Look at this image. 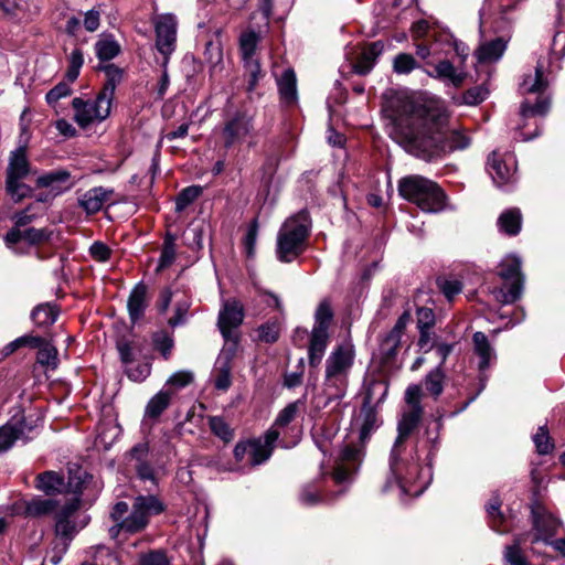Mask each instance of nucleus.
<instances>
[{
  "label": "nucleus",
  "instance_id": "1",
  "mask_svg": "<svg viewBox=\"0 0 565 565\" xmlns=\"http://www.w3.org/2000/svg\"><path fill=\"white\" fill-rule=\"evenodd\" d=\"M448 120V109L439 98L425 93L404 95L396 99L393 109L392 135L412 156L425 161L438 160L471 143L465 130L446 131Z\"/></svg>",
  "mask_w": 565,
  "mask_h": 565
},
{
  "label": "nucleus",
  "instance_id": "2",
  "mask_svg": "<svg viewBox=\"0 0 565 565\" xmlns=\"http://www.w3.org/2000/svg\"><path fill=\"white\" fill-rule=\"evenodd\" d=\"M381 393V396L376 401L377 403L383 401L387 393V385L383 381H373L366 391L364 404L361 407L359 414L352 420V431L358 433L360 445H347L340 451L337 465L333 471V479L337 483H343L348 481L353 472L356 471L360 466L364 451L363 446L370 438V435L377 427V418L372 403L374 402V395Z\"/></svg>",
  "mask_w": 565,
  "mask_h": 565
},
{
  "label": "nucleus",
  "instance_id": "3",
  "mask_svg": "<svg viewBox=\"0 0 565 565\" xmlns=\"http://www.w3.org/2000/svg\"><path fill=\"white\" fill-rule=\"evenodd\" d=\"M404 448L394 455V448L391 454V471L395 477L401 491L412 497L420 495L429 486L433 473L430 461L433 447L426 449V445L417 446L415 457L405 455Z\"/></svg>",
  "mask_w": 565,
  "mask_h": 565
},
{
  "label": "nucleus",
  "instance_id": "4",
  "mask_svg": "<svg viewBox=\"0 0 565 565\" xmlns=\"http://www.w3.org/2000/svg\"><path fill=\"white\" fill-rule=\"evenodd\" d=\"M164 511V504L154 495H138L128 513V504L118 502L113 508L110 516L115 524L109 529V536L116 541H124L121 534L131 535L143 531L150 518Z\"/></svg>",
  "mask_w": 565,
  "mask_h": 565
},
{
  "label": "nucleus",
  "instance_id": "5",
  "mask_svg": "<svg viewBox=\"0 0 565 565\" xmlns=\"http://www.w3.org/2000/svg\"><path fill=\"white\" fill-rule=\"evenodd\" d=\"M354 349L349 342L337 345L326 361L324 393L328 402L345 395L348 374L353 364Z\"/></svg>",
  "mask_w": 565,
  "mask_h": 565
},
{
  "label": "nucleus",
  "instance_id": "6",
  "mask_svg": "<svg viewBox=\"0 0 565 565\" xmlns=\"http://www.w3.org/2000/svg\"><path fill=\"white\" fill-rule=\"evenodd\" d=\"M309 230L310 221L306 212L284 222L277 235L276 253L280 262L290 263L306 249Z\"/></svg>",
  "mask_w": 565,
  "mask_h": 565
},
{
  "label": "nucleus",
  "instance_id": "7",
  "mask_svg": "<svg viewBox=\"0 0 565 565\" xmlns=\"http://www.w3.org/2000/svg\"><path fill=\"white\" fill-rule=\"evenodd\" d=\"M398 192L424 212L437 213L445 206V194L441 189L422 175L414 174L401 179Z\"/></svg>",
  "mask_w": 565,
  "mask_h": 565
},
{
  "label": "nucleus",
  "instance_id": "8",
  "mask_svg": "<svg viewBox=\"0 0 565 565\" xmlns=\"http://www.w3.org/2000/svg\"><path fill=\"white\" fill-rule=\"evenodd\" d=\"M498 276L502 279V287L491 290L494 299L502 305H511L519 300L523 290L521 260L516 256L504 257L498 267Z\"/></svg>",
  "mask_w": 565,
  "mask_h": 565
},
{
  "label": "nucleus",
  "instance_id": "9",
  "mask_svg": "<svg viewBox=\"0 0 565 565\" xmlns=\"http://www.w3.org/2000/svg\"><path fill=\"white\" fill-rule=\"evenodd\" d=\"M333 320V311L329 301L319 303L315 312V323L310 333L308 359L311 366L320 364L329 344V328Z\"/></svg>",
  "mask_w": 565,
  "mask_h": 565
},
{
  "label": "nucleus",
  "instance_id": "10",
  "mask_svg": "<svg viewBox=\"0 0 565 565\" xmlns=\"http://www.w3.org/2000/svg\"><path fill=\"white\" fill-rule=\"evenodd\" d=\"M156 32V49L166 66L177 47L178 21L171 13L158 14L152 19Z\"/></svg>",
  "mask_w": 565,
  "mask_h": 565
},
{
  "label": "nucleus",
  "instance_id": "11",
  "mask_svg": "<svg viewBox=\"0 0 565 565\" xmlns=\"http://www.w3.org/2000/svg\"><path fill=\"white\" fill-rule=\"evenodd\" d=\"M79 499L74 498L56 515L55 532L64 540L62 552L67 548V541L87 524V516L78 513Z\"/></svg>",
  "mask_w": 565,
  "mask_h": 565
},
{
  "label": "nucleus",
  "instance_id": "12",
  "mask_svg": "<svg viewBox=\"0 0 565 565\" xmlns=\"http://www.w3.org/2000/svg\"><path fill=\"white\" fill-rule=\"evenodd\" d=\"M72 105L75 110L76 122L85 128L96 121H103L109 116L111 100L98 94L94 100L74 98Z\"/></svg>",
  "mask_w": 565,
  "mask_h": 565
},
{
  "label": "nucleus",
  "instance_id": "13",
  "mask_svg": "<svg viewBox=\"0 0 565 565\" xmlns=\"http://www.w3.org/2000/svg\"><path fill=\"white\" fill-rule=\"evenodd\" d=\"M244 320L243 305L236 299H227L223 302V306L218 313L217 326L226 341L233 340L235 348L236 337L233 334V330L238 328Z\"/></svg>",
  "mask_w": 565,
  "mask_h": 565
},
{
  "label": "nucleus",
  "instance_id": "14",
  "mask_svg": "<svg viewBox=\"0 0 565 565\" xmlns=\"http://www.w3.org/2000/svg\"><path fill=\"white\" fill-rule=\"evenodd\" d=\"M258 43V34L255 31L243 32L239 36V50L244 61V67L249 76L248 88L253 89L260 77V65L255 58V51Z\"/></svg>",
  "mask_w": 565,
  "mask_h": 565
},
{
  "label": "nucleus",
  "instance_id": "15",
  "mask_svg": "<svg viewBox=\"0 0 565 565\" xmlns=\"http://www.w3.org/2000/svg\"><path fill=\"white\" fill-rule=\"evenodd\" d=\"M254 129L252 118L246 114H236L222 130V140L226 149L238 145L250 136Z\"/></svg>",
  "mask_w": 565,
  "mask_h": 565
},
{
  "label": "nucleus",
  "instance_id": "16",
  "mask_svg": "<svg viewBox=\"0 0 565 565\" xmlns=\"http://www.w3.org/2000/svg\"><path fill=\"white\" fill-rule=\"evenodd\" d=\"M234 354V347L224 348L215 361L211 377L214 387L218 391L225 392L232 385V361Z\"/></svg>",
  "mask_w": 565,
  "mask_h": 565
},
{
  "label": "nucleus",
  "instance_id": "17",
  "mask_svg": "<svg viewBox=\"0 0 565 565\" xmlns=\"http://www.w3.org/2000/svg\"><path fill=\"white\" fill-rule=\"evenodd\" d=\"M489 173L498 185L505 184L514 179L516 161L512 154L501 156L492 152L488 159Z\"/></svg>",
  "mask_w": 565,
  "mask_h": 565
},
{
  "label": "nucleus",
  "instance_id": "18",
  "mask_svg": "<svg viewBox=\"0 0 565 565\" xmlns=\"http://www.w3.org/2000/svg\"><path fill=\"white\" fill-rule=\"evenodd\" d=\"M279 437V431L270 428L264 436V439L248 440L249 444V459L252 466H257L265 462L271 455L274 444Z\"/></svg>",
  "mask_w": 565,
  "mask_h": 565
},
{
  "label": "nucleus",
  "instance_id": "19",
  "mask_svg": "<svg viewBox=\"0 0 565 565\" xmlns=\"http://www.w3.org/2000/svg\"><path fill=\"white\" fill-rule=\"evenodd\" d=\"M33 170L26 157L24 147H19L11 151L6 171V178L26 179Z\"/></svg>",
  "mask_w": 565,
  "mask_h": 565
},
{
  "label": "nucleus",
  "instance_id": "20",
  "mask_svg": "<svg viewBox=\"0 0 565 565\" xmlns=\"http://www.w3.org/2000/svg\"><path fill=\"white\" fill-rule=\"evenodd\" d=\"M422 413L423 408H409V411L403 414L397 427L398 435L393 446L394 455L398 454L401 448H404L403 443L417 426Z\"/></svg>",
  "mask_w": 565,
  "mask_h": 565
},
{
  "label": "nucleus",
  "instance_id": "21",
  "mask_svg": "<svg viewBox=\"0 0 565 565\" xmlns=\"http://www.w3.org/2000/svg\"><path fill=\"white\" fill-rule=\"evenodd\" d=\"M113 194V190L105 189L103 186H96L86 191L79 199V205L87 213L98 212L104 204L109 200Z\"/></svg>",
  "mask_w": 565,
  "mask_h": 565
},
{
  "label": "nucleus",
  "instance_id": "22",
  "mask_svg": "<svg viewBox=\"0 0 565 565\" xmlns=\"http://www.w3.org/2000/svg\"><path fill=\"white\" fill-rule=\"evenodd\" d=\"M533 523L536 532L535 541L547 542L548 539L556 534L559 527L557 519L544 511L534 513Z\"/></svg>",
  "mask_w": 565,
  "mask_h": 565
},
{
  "label": "nucleus",
  "instance_id": "23",
  "mask_svg": "<svg viewBox=\"0 0 565 565\" xmlns=\"http://www.w3.org/2000/svg\"><path fill=\"white\" fill-rule=\"evenodd\" d=\"M384 44L381 41L371 43L363 50L359 60L354 64V72L360 75H365L371 72L375 65L376 58L383 53Z\"/></svg>",
  "mask_w": 565,
  "mask_h": 565
},
{
  "label": "nucleus",
  "instance_id": "24",
  "mask_svg": "<svg viewBox=\"0 0 565 565\" xmlns=\"http://www.w3.org/2000/svg\"><path fill=\"white\" fill-rule=\"evenodd\" d=\"M280 99L284 104L290 106L297 103V79L296 74L291 68L282 72L281 76L277 79Z\"/></svg>",
  "mask_w": 565,
  "mask_h": 565
},
{
  "label": "nucleus",
  "instance_id": "25",
  "mask_svg": "<svg viewBox=\"0 0 565 565\" xmlns=\"http://www.w3.org/2000/svg\"><path fill=\"white\" fill-rule=\"evenodd\" d=\"M429 76L459 87L466 78V72L456 68L449 61H440Z\"/></svg>",
  "mask_w": 565,
  "mask_h": 565
},
{
  "label": "nucleus",
  "instance_id": "26",
  "mask_svg": "<svg viewBox=\"0 0 565 565\" xmlns=\"http://www.w3.org/2000/svg\"><path fill=\"white\" fill-rule=\"evenodd\" d=\"M147 306V288L139 284L131 290L127 303L129 317L132 322L138 321L143 316Z\"/></svg>",
  "mask_w": 565,
  "mask_h": 565
},
{
  "label": "nucleus",
  "instance_id": "27",
  "mask_svg": "<svg viewBox=\"0 0 565 565\" xmlns=\"http://www.w3.org/2000/svg\"><path fill=\"white\" fill-rule=\"evenodd\" d=\"M475 353L479 358V370H486L492 360L495 359V353L487 335L482 332H476L472 337Z\"/></svg>",
  "mask_w": 565,
  "mask_h": 565
},
{
  "label": "nucleus",
  "instance_id": "28",
  "mask_svg": "<svg viewBox=\"0 0 565 565\" xmlns=\"http://www.w3.org/2000/svg\"><path fill=\"white\" fill-rule=\"evenodd\" d=\"M547 86V82L544 78V64L537 62V65L533 73L524 75L523 81L520 84V89L523 94L527 93H541Z\"/></svg>",
  "mask_w": 565,
  "mask_h": 565
},
{
  "label": "nucleus",
  "instance_id": "29",
  "mask_svg": "<svg viewBox=\"0 0 565 565\" xmlns=\"http://www.w3.org/2000/svg\"><path fill=\"white\" fill-rule=\"evenodd\" d=\"M507 43L502 39H495L482 44L476 52V55L481 63H492L503 55Z\"/></svg>",
  "mask_w": 565,
  "mask_h": 565
},
{
  "label": "nucleus",
  "instance_id": "30",
  "mask_svg": "<svg viewBox=\"0 0 565 565\" xmlns=\"http://www.w3.org/2000/svg\"><path fill=\"white\" fill-rule=\"evenodd\" d=\"M36 488L46 494H54L64 490L65 482L58 473L46 471L38 476Z\"/></svg>",
  "mask_w": 565,
  "mask_h": 565
},
{
  "label": "nucleus",
  "instance_id": "31",
  "mask_svg": "<svg viewBox=\"0 0 565 565\" xmlns=\"http://www.w3.org/2000/svg\"><path fill=\"white\" fill-rule=\"evenodd\" d=\"M103 71L106 75V83L99 94L113 102L115 89L124 77V71L115 64H106Z\"/></svg>",
  "mask_w": 565,
  "mask_h": 565
},
{
  "label": "nucleus",
  "instance_id": "32",
  "mask_svg": "<svg viewBox=\"0 0 565 565\" xmlns=\"http://www.w3.org/2000/svg\"><path fill=\"white\" fill-rule=\"evenodd\" d=\"M521 222L522 215L520 210L510 209L500 215L498 226L501 232L508 235H516L521 230Z\"/></svg>",
  "mask_w": 565,
  "mask_h": 565
},
{
  "label": "nucleus",
  "instance_id": "33",
  "mask_svg": "<svg viewBox=\"0 0 565 565\" xmlns=\"http://www.w3.org/2000/svg\"><path fill=\"white\" fill-rule=\"evenodd\" d=\"M70 173L65 170H56L40 175L36 179V185L39 188H49L53 191H62L63 185L68 181Z\"/></svg>",
  "mask_w": 565,
  "mask_h": 565
},
{
  "label": "nucleus",
  "instance_id": "34",
  "mask_svg": "<svg viewBox=\"0 0 565 565\" xmlns=\"http://www.w3.org/2000/svg\"><path fill=\"white\" fill-rule=\"evenodd\" d=\"M24 179L6 178V191L11 200L15 203L30 198L32 188L23 182Z\"/></svg>",
  "mask_w": 565,
  "mask_h": 565
},
{
  "label": "nucleus",
  "instance_id": "35",
  "mask_svg": "<svg viewBox=\"0 0 565 565\" xmlns=\"http://www.w3.org/2000/svg\"><path fill=\"white\" fill-rule=\"evenodd\" d=\"M24 433L21 423H8L0 427V451L8 450Z\"/></svg>",
  "mask_w": 565,
  "mask_h": 565
},
{
  "label": "nucleus",
  "instance_id": "36",
  "mask_svg": "<svg viewBox=\"0 0 565 565\" xmlns=\"http://www.w3.org/2000/svg\"><path fill=\"white\" fill-rule=\"evenodd\" d=\"M171 401V393L167 390L158 392L146 406V416L149 418L159 417L163 411L169 406Z\"/></svg>",
  "mask_w": 565,
  "mask_h": 565
},
{
  "label": "nucleus",
  "instance_id": "37",
  "mask_svg": "<svg viewBox=\"0 0 565 565\" xmlns=\"http://www.w3.org/2000/svg\"><path fill=\"white\" fill-rule=\"evenodd\" d=\"M57 318V311L53 306L47 303L39 305L31 313L32 321L38 327H49L55 322Z\"/></svg>",
  "mask_w": 565,
  "mask_h": 565
},
{
  "label": "nucleus",
  "instance_id": "38",
  "mask_svg": "<svg viewBox=\"0 0 565 565\" xmlns=\"http://www.w3.org/2000/svg\"><path fill=\"white\" fill-rule=\"evenodd\" d=\"M445 373L440 365L431 370L424 380L426 391L437 398L444 391Z\"/></svg>",
  "mask_w": 565,
  "mask_h": 565
},
{
  "label": "nucleus",
  "instance_id": "39",
  "mask_svg": "<svg viewBox=\"0 0 565 565\" xmlns=\"http://www.w3.org/2000/svg\"><path fill=\"white\" fill-rule=\"evenodd\" d=\"M175 239L174 235L167 234L161 255L158 260L157 270H162L173 264L177 255Z\"/></svg>",
  "mask_w": 565,
  "mask_h": 565
},
{
  "label": "nucleus",
  "instance_id": "40",
  "mask_svg": "<svg viewBox=\"0 0 565 565\" xmlns=\"http://www.w3.org/2000/svg\"><path fill=\"white\" fill-rule=\"evenodd\" d=\"M25 513L30 516L49 514L55 508V501L51 499L33 498L24 504Z\"/></svg>",
  "mask_w": 565,
  "mask_h": 565
},
{
  "label": "nucleus",
  "instance_id": "41",
  "mask_svg": "<svg viewBox=\"0 0 565 565\" xmlns=\"http://www.w3.org/2000/svg\"><path fill=\"white\" fill-rule=\"evenodd\" d=\"M95 50L99 60L109 61L118 55L120 46L113 39H102L96 43Z\"/></svg>",
  "mask_w": 565,
  "mask_h": 565
},
{
  "label": "nucleus",
  "instance_id": "42",
  "mask_svg": "<svg viewBox=\"0 0 565 565\" xmlns=\"http://www.w3.org/2000/svg\"><path fill=\"white\" fill-rule=\"evenodd\" d=\"M520 544L521 542L516 541L514 544L505 546L503 553L504 565H530L520 547Z\"/></svg>",
  "mask_w": 565,
  "mask_h": 565
},
{
  "label": "nucleus",
  "instance_id": "43",
  "mask_svg": "<svg viewBox=\"0 0 565 565\" xmlns=\"http://www.w3.org/2000/svg\"><path fill=\"white\" fill-rule=\"evenodd\" d=\"M209 426L214 435L221 438L223 441L228 443L233 439L234 434L228 424L218 416L209 418Z\"/></svg>",
  "mask_w": 565,
  "mask_h": 565
},
{
  "label": "nucleus",
  "instance_id": "44",
  "mask_svg": "<svg viewBox=\"0 0 565 565\" xmlns=\"http://www.w3.org/2000/svg\"><path fill=\"white\" fill-rule=\"evenodd\" d=\"M84 64V56L79 49H75L71 52L68 56V67L66 71V79L70 83L76 81L79 75V71Z\"/></svg>",
  "mask_w": 565,
  "mask_h": 565
},
{
  "label": "nucleus",
  "instance_id": "45",
  "mask_svg": "<svg viewBox=\"0 0 565 565\" xmlns=\"http://www.w3.org/2000/svg\"><path fill=\"white\" fill-rule=\"evenodd\" d=\"M417 67L414 56L407 53L397 54L393 61V70L396 74H409Z\"/></svg>",
  "mask_w": 565,
  "mask_h": 565
},
{
  "label": "nucleus",
  "instance_id": "46",
  "mask_svg": "<svg viewBox=\"0 0 565 565\" xmlns=\"http://www.w3.org/2000/svg\"><path fill=\"white\" fill-rule=\"evenodd\" d=\"M36 360L40 364L54 369L57 365V351L53 345L43 341L39 347Z\"/></svg>",
  "mask_w": 565,
  "mask_h": 565
},
{
  "label": "nucleus",
  "instance_id": "47",
  "mask_svg": "<svg viewBox=\"0 0 565 565\" xmlns=\"http://www.w3.org/2000/svg\"><path fill=\"white\" fill-rule=\"evenodd\" d=\"M300 405V401L288 404L282 411H280L271 428L277 429V427H285L290 424L296 418Z\"/></svg>",
  "mask_w": 565,
  "mask_h": 565
},
{
  "label": "nucleus",
  "instance_id": "48",
  "mask_svg": "<svg viewBox=\"0 0 565 565\" xmlns=\"http://www.w3.org/2000/svg\"><path fill=\"white\" fill-rule=\"evenodd\" d=\"M258 339L266 343H274L278 340L280 327L278 321H268L262 324L258 329Z\"/></svg>",
  "mask_w": 565,
  "mask_h": 565
},
{
  "label": "nucleus",
  "instance_id": "49",
  "mask_svg": "<svg viewBox=\"0 0 565 565\" xmlns=\"http://www.w3.org/2000/svg\"><path fill=\"white\" fill-rule=\"evenodd\" d=\"M201 192L202 190L200 186H188L182 190L177 198L175 210L178 212L183 211L189 204H191L200 196Z\"/></svg>",
  "mask_w": 565,
  "mask_h": 565
},
{
  "label": "nucleus",
  "instance_id": "50",
  "mask_svg": "<svg viewBox=\"0 0 565 565\" xmlns=\"http://www.w3.org/2000/svg\"><path fill=\"white\" fill-rule=\"evenodd\" d=\"M402 335L390 331L381 343V352L386 358H393L401 343Z\"/></svg>",
  "mask_w": 565,
  "mask_h": 565
},
{
  "label": "nucleus",
  "instance_id": "51",
  "mask_svg": "<svg viewBox=\"0 0 565 565\" xmlns=\"http://www.w3.org/2000/svg\"><path fill=\"white\" fill-rule=\"evenodd\" d=\"M71 93L70 82H61L47 92L45 99L50 106H54L61 98L70 96Z\"/></svg>",
  "mask_w": 565,
  "mask_h": 565
},
{
  "label": "nucleus",
  "instance_id": "52",
  "mask_svg": "<svg viewBox=\"0 0 565 565\" xmlns=\"http://www.w3.org/2000/svg\"><path fill=\"white\" fill-rule=\"evenodd\" d=\"M533 441L535 444L537 452L541 455L548 454L554 447L550 439L546 427L544 426L537 429L536 434L533 437Z\"/></svg>",
  "mask_w": 565,
  "mask_h": 565
},
{
  "label": "nucleus",
  "instance_id": "53",
  "mask_svg": "<svg viewBox=\"0 0 565 565\" xmlns=\"http://www.w3.org/2000/svg\"><path fill=\"white\" fill-rule=\"evenodd\" d=\"M438 286L449 301H451L462 290L461 282L456 278L440 279L438 280Z\"/></svg>",
  "mask_w": 565,
  "mask_h": 565
},
{
  "label": "nucleus",
  "instance_id": "54",
  "mask_svg": "<svg viewBox=\"0 0 565 565\" xmlns=\"http://www.w3.org/2000/svg\"><path fill=\"white\" fill-rule=\"evenodd\" d=\"M193 381V373L190 371H178L167 381V385L181 390Z\"/></svg>",
  "mask_w": 565,
  "mask_h": 565
},
{
  "label": "nucleus",
  "instance_id": "55",
  "mask_svg": "<svg viewBox=\"0 0 565 565\" xmlns=\"http://www.w3.org/2000/svg\"><path fill=\"white\" fill-rule=\"evenodd\" d=\"M488 96V90L481 86H477L473 88L468 89L463 96L462 102L466 105H478L479 103L483 102Z\"/></svg>",
  "mask_w": 565,
  "mask_h": 565
},
{
  "label": "nucleus",
  "instance_id": "56",
  "mask_svg": "<svg viewBox=\"0 0 565 565\" xmlns=\"http://www.w3.org/2000/svg\"><path fill=\"white\" fill-rule=\"evenodd\" d=\"M422 387L417 384L409 385L405 392V402L409 408H422Z\"/></svg>",
  "mask_w": 565,
  "mask_h": 565
},
{
  "label": "nucleus",
  "instance_id": "57",
  "mask_svg": "<svg viewBox=\"0 0 565 565\" xmlns=\"http://www.w3.org/2000/svg\"><path fill=\"white\" fill-rule=\"evenodd\" d=\"M49 237L50 233L43 228H28L23 231V241L32 245L47 241Z\"/></svg>",
  "mask_w": 565,
  "mask_h": 565
},
{
  "label": "nucleus",
  "instance_id": "58",
  "mask_svg": "<svg viewBox=\"0 0 565 565\" xmlns=\"http://www.w3.org/2000/svg\"><path fill=\"white\" fill-rule=\"evenodd\" d=\"M189 308L190 303L186 300L178 302L174 309V316L168 321L169 326L174 328L184 323Z\"/></svg>",
  "mask_w": 565,
  "mask_h": 565
},
{
  "label": "nucleus",
  "instance_id": "59",
  "mask_svg": "<svg viewBox=\"0 0 565 565\" xmlns=\"http://www.w3.org/2000/svg\"><path fill=\"white\" fill-rule=\"evenodd\" d=\"M488 515L491 520V526L494 531L501 532L499 525L502 523L503 516L500 511V502L498 500H493L487 507Z\"/></svg>",
  "mask_w": 565,
  "mask_h": 565
},
{
  "label": "nucleus",
  "instance_id": "60",
  "mask_svg": "<svg viewBox=\"0 0 565 565\" xmlns=\"http://www.w3.org/2000/svg\"><path fill=\"white\" fill-rule=\"evenodd\" d=\"M547 109H548V102L545 99H542L533 106L524 103L521 107V114L523 117L534 116V115H544L547 111Z\"/></svg>",
  "mask_w": 565,
  "mask_h": 565
},
{
  "label": "nucleus",
  "instance_id": "61",
  "mask_svg": "<svg viewBox=\"0 0 565 565\" xmlns=\"http://www.w3.org/2000/svg\"><path fill=\"white\" fill-rule=\"evenodd\" d=\"M110 253V248L102 242H95L89 247L90 256L98 262H106L109 258Z\"/></svg>",
  "mask_w": 565,
  "mask_h": 565
},
{
  "label": "nucleus",
  "instance_id": "62",
  "mask_svg": "<svg viewBox=\"0 0 565 565\" xmlns=\"http://www.w3.org/2000/svg\"><path fill=\"white\" fill-rule=\"evenodd\" d=\"M127 375L135 382H141L147 379L150 374V364L141 363L134 367L127 369Z\"/></svg>",
  "mask_w": 565,
  "mask_h": 565
},
{
  "label": "nucleus",
  "instance_id": "63",
  "mask_svg": "<svg viewBox=\"0 0 565 565\" xmlns=\"http://www.w3.org/2000/svg\"><path fill=\"white\" fill-rule=\"evenodd\" d=\"M435 321V316L429 308H419L417 310V323L419 329H429Z\"/></svg>",
  "mask_w": 565,
  "mask_h": 565
},
{
  "label": "nucleus",
  "instance_id": "64",
  "mask_svg": "<svg viewBox=\"0 0 565 565\" xmlns=\"http://www.w3.org/2000/svg\"><path fill=\"white\" fill-rule=\"evenodd\" d=\"M138 565H169L167 556L161 552H151L143 555Z\"/></svg>",
  "mask_w": 565,
  "mask_h": 565
}]
</instances>
